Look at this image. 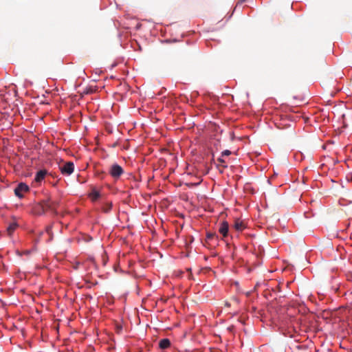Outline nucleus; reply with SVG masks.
Wrapping results in <instances>:
<instances>
[{
	"label": "nucleus",
	"mask_w": 352,
	"mask_h": 352,
	"mask_svg": "<svg viewBox=\"0 0 352 352\" xmlns=\"http://www.w3.org/2000/svg\"><path fill=\"white\" fill-rule=\"evenodd\" d=\"M123 168L118 164L111 165L109 169V174L114 179H118L123 174Z\"/></svg>",
	"instance_id": "f257e3e1"
},
{
	"label": "nucleus",
	"mask_w": 352,
	"mask_h": 352,
	"mask_svg": "<svg viewBox=\"0 0 352 352\" xmlns=\"http://www.w3.org/2000/svg\"><path fill=\"white\" fill-rule=\"evenodd\" d=\"M60 170L63 175L69 176L74 170V164L72 162H67L63 166H60Z\"/></svg>",
	"instance_id": "f03ea898"
},
{
	"label": "nucleus",
	"mask_w": 352,
	"mask_h": 352,
	"mask_svg": "<svg viewBox=\"0 0 352 352\" xmlns=\"http://www.w3.org/2000/svg\"><path fill=\"white\" fill-rule=\"evenodd\" d=\"M29 190H30V188L26 184H25L23 182H21L15 188L14 194L16 197L21 199L23 197V194L25 192H28Z\"/></svg>",
	"instance_id": "7ed1b4c3"
},
{
	"label": "nucleus",
	"mask_w": 352,
	"mask_h": 352,
	"mask_svg": "<svg viewBox=\"0 0 352 352\" xmlns=\"http://www.w3.org/2000/svg\"><path fill=\"white\" fill-rule=\"evenodd\" d=\"M232 228L237 232H242L247 228V225L244 220L239 218H235Z\"/></svg>",
	"instance_id": "20e7f679"
},
{
	"label": "nucleus",
	"mask_w": 352,
	"mask_h": 352,
	"mask_svg": "<svg viewBox=\"0 0 352 352\" xmlns=\"http://www.w3.org/2000/svg\"><path fill=\"white\" fill-rule=\"evenodd\" d=\"M219 232L221 234L223 239L229 236V224L226 221L220 223L219 226Z\"/></svg>",
	"instance_id": "39448f33"
},
{
	"label": "nucleus",
	"mask_w": 352,
	"mask_h": 352,
	"mask_svg": "<svg viewBox=\"0 0 352 352\" xmlns=\"http://www.w3.org/2000/svg\"><path fill=\"white\" fill-rule=\"evenodd\" d=\"M47 175V171L45 169L38 170L35 175L34 182L37 184H40Z\"/></svg>",
	"instance_id": "423d86ee"
},
{
	"label": "nucleus",
	"mask_w": 352,
	"mask_h": 352,
	"mask_svg": "<svg viewBox=\"0 0 352 352\" xmlns=\"http://www.w3.org/2000/svg\"><path fill=\"white\" fill-rule=\"evenodd\" d=\"M170 346V342L168 338H164L159 342V347L162 349H168Z\"/></svg>",
	"instance_id": "0eeeda50"
},
{
	"label": "nucleus",
	"mask_w": 352,
	"mask_h": 352,
	"mask_svg": "<svg viewBox=\"0 0 352 352\" xmlns=\"http://www.w3.org/2000/svg\"><path fill=\"white\" fill-rule=\"evenodd\" d=\"M100 192L96 189H93L92 191L89 194V197L92 201H96L100 197Z\"/></svg>",
	"instance_id": "6e6552de"
},
{
	"label": "nucleus",
	"mask_w": 352,
	"mask_h": 352,
	"mask_svg": "<svg viewBox=\"0 0 352 352\" xmlns=\"http://www.w3.org/2000/svg\"><path fill=\"white\" fill-rule=\"evenodd\" d=\"M112 208V203L111 202H105L102 204L101 209L102 212L104 213H108L111 211Z\"/></svg>",
	"instance_id": "1a4fd4ad"
},
{
	"label": "nucleus",
	"mask_w": 352,
	"mask_h": 352,
	"mask_svg": "<svg viewBox=\"0 0 352 352\" xmlns=\"http://www.w3.org/2000/svg\"><path fill=\"white\" fill-rule=\"evenodd\" d=\"M18 227V224L16 222L11 223L9 226L7 228V232L9 235H11L13 232Z\"/></svg>",
	"instance_id": "9d476101"
},
{
	"label": "nucleus",
	"mask_w": 352,
	"mask_h": 352,
	"mask_svg": "<svg viewBox=\"0 0 352 352\" xmlns=\"http://www.w3.org/2000/svg\"><path fill=\"white\" fill-rule=\"evenodd\" d=\"M43 207V209L46 208L49 210H52L54 207V205L53 202L50 201V200H47L44 202Z\"/></svg>",
	"instance_id": "9b49d317"
},
{
	"label": "nucleus",
	"mask_w": 352,
	"mask_h": 352,
	"mask_svg": "<svg viewBox=\"0 0 352 352\" xmlns=\"http://www.w3.org/2000/svg\"><path fill=\"white\" fill-rule=\"evenodd\" d=\"M231 154V151L229 150H225L221 153V157L223 156H228Z\"/></svg>",
	"instance_id": "f8f14e48"
},
{
	"label": "nucleus",
	"mask_w": 352,
	"mask_h": 352,
	"mask_svg": "<svg viewBox=\"0 0 352 352\" xmlns=\"http://www.w3.org/2000/svg\"><path fill=\"white\" fill-rule=\"evenodd\" d=\"M213 236H214V234H212V233H208L206 236H207V239H211Z\"/></svg>",
	"instance_id": "ddd939ff"
},
{
	"label": "nucleus",
	"mask_w": 352,
	"mask_h": 352,
	"mask_svg": "<svg viewBox=\"0 0 352 352\" xmlns=\"http://www.w3.org/2000/svg\"><path fill=\"white\" fill-rule=\"evenodd\" d=\"M218 161H219V162H221V163H223V162H225V161H224L221 157H219V158L218 159Z\"/></svg>",
	"instance_id": "4468645a"
},
{
	"label": "nucleus",
	"mask_w": 352,
	"mask_h": 352,
	"mask_svg": "<svg viewBox=\"0 0 352 352\" xmlns=\"http://www.w3.org/2000/svg\"><path fill=\"white\" fill-rule=\"evenodd\" d=\"M50 230H51V228H50V227H47V228H46V231H47V232H50Z\"/></svg>",
	"instance_id": "2eb2a0df"
},
{
	"label": "nucleus",
	"mask_w": 352,
	"mask_h": 352,
	"mask_svg": "<svg viewBox=\"0 0 352 352\" xmlns=\"http://www.w3.org/2000/svg\"><path fill=\"white\" fill-rule=\"evenodd\" d=\"M245 0H239V3H242L245 2Z\"/></svg>",
	"instance_id": "dca6fc26"
},
{
	"label": "nucleus",
	"mask_w": 352,
	"mask_h": 352,
	"mask_svg": "<svg viewBox=\"0 0 352 352\" xmlns=\"http://www.w3.org/2000/svg\"><path fill=\"white\" fill-rule=\"evenodd\" d=\"M92 239L91 237H89V239L87 241H91Z\"/></svg>",
	"instance_id": "f3484780"
},
{
	"label": "nucleus",
	"mask_w": 352,
	"mask_h": 352,
	"mask_svg": "<svg viewBox=\"0 0 352 352\" xmlns=\"http://www.w3.org/2000/svg\"><path fill=\"white\" fill-rule=\"evenodd\" d=\"M226 306H230V305L228 302H226Z\"/></svg>",
	"instance_id": "a211bd4d"
}]
</instances>
